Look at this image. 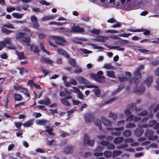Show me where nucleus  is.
Listing matches in <instances>:
<instances>
[{
	"label": "nucleus",
	"mask_w": 159,
	"mask_h": 159,
	"mask_svg": "<svg viewBox=\"0 0 159 159\" xmlns=\"http://www.w3.org/2000/svg\"><path fill=\"white\" fill-rule=\"evenodd\" d=\"M131 134V132L129 130L125 131L123 133V135L126 137L129 136Z\"/></svg>",
	"instance_id": "53"
},
{
	"label": "nucleus",
	"mask_w": 159,
	"mask_h": 159,
	"mask_svg": "<svg viewBox=\"0 0 159 159\" xmlns=\"http://www.w3.org/2000/svg\"><path fill=\"white\" fill-rule=\"evenodd\" d=\"M157 124V122L155 120H152L150 121L149 123L148 126L152 127L156 125Z\"/></svg>",
	"instance_id": "56"
},
{
	"label": "nucleus",
	"mask_w": 159,
	"mask_h": 159,
	"mask_svg": "<svg viewBox=\"0 0 159 159\" xmlns=\"http://www.w3.org/2000/svg\"><path fill=\"white\" fill-rule=\"evenodd\" d=\"M102 122L103 125L107 127H110L111 126V122L105 118H103Z\"/></svg>",
	"instance_id": "19"
},
{
	"label": "nucleus",
	"mask_w": 159,
	"mask_h": 159,
	"mask_svg": "<svg viewBox=\"0 0 159 159\" xmlns=\"http://www.w3.org/2000/svg\"><path fill=\"white\" fill-rule=\"evenodd\" d=\"M122 153L121 151L115 150L113 152L112 156L113 157H115L121 155Z\"/></svg>",
	"instance_id": "32"
},
{
	"label": "nucleus",
	"mask_w": 159,
	"mask_h": 159,
	"mask_svg": "<svg viewBox=\"0 0 159 159\" xmlns=\"http://www.w3.org/2000/svg\"><path fill=\"white\" fill-rule=\"evenodd\" d=\"M153 133L152 131L151 130H148L145 133L146 137H147L148 139L151 140H154L158 138L157 136H152Z\"/></svg>",
	"instance_id": "8"
},
{
	"label": "nucleus",
	"mask_w": 159,
	"mask_h": 159,
	"mask_svg": "<svg viewBox=\"0 0 159 159\" xmlns=\"http://www.w3.org/2000/svg\"><path fill=\"white\" fill-rule=\"evenodd\" d=\"M77 41H75V42H77V43L79 44H82V42L83 41H85L86 40V39L84 38H79L76 39Z\"/></svg>",
	"instance_id": "51"
},
{
	"label": "nucleus",
	"mask_w": 159,
	"mask_h": 159,
	"mask_svg": "<svg viewBox=\"0 0 159 159\" xmlns=\"http://www.w3.org/2000/svg\"><path fill=\"white\" fill-rule=\"evenodd\" d=\"M73 147L71 146H69L65 148L64 152L66 154H70L73 153Z\"/></svg>",
	"instance_id": "15"
},
{
	"label": "nucleus",
	"mask_w": 159,
	"mask_h": 159,
	"mask_svg": "<svg viewBox=\"0 0 159 159\" xmlns=\"http://www.w3.org/2000/svg\"><path fill=\"white\" fill-rule=\"evenodd\" d=\"M131 106L134 107V108L135 109V111L137 115L140 116H144L147 115L148 114V112L147 111L144 110L142 111L141 112H140L139 111L140 110V109L139 108H137L136 107V103H133L131 104Z\"/></svg>",
	"instance_id": "7"
},
{
	"label": "nucleus",
	"mask_w": 159,
	"mask_h": 159,
	"mask_svg": "<svg viewBox=\"0 0 159 159\" xmlns=\"http://www.w3.org/2000/svg\"><path fill=\"white\" fill-rule=\"evenodd\" d=\"M15 9V8L11 7H9L7 8V11L8 12H11L14 11Z\"/></svg>",
	"instance_id": "63"
},
{
	"label": "nucleus",
	"mask_w": 159,
	"mask_h": 159,
	"mask_svg": "<svg viewBox=\"0 0 159 159\" xmlns=\"http://www.w3.org/2000/svg\"><path fill=\"white\" fill-rule=\"evenodd\" d=\"M104 155L106 157L109 158L111 156L112 154L110 151H106L104 152Z\"/></svg>",
	"instance_id": "38"
},
{
	"label": "nucleus",
	"mask_w": 159,
	"mask_h": 159,
	"mask_svg": "<svg viewBox=\"0 0 159 159\" xmlns=\"http://www.w3.org/2000/svg\"><path fill=\"white\" fill-rule=\"evenodd\" d=\"M38 103L40 104H44L46 106L50 105L51 103L50 99L48 98H45L44 100H42L38 102Z\"/></svg>",
	"instance_id": "14"
},
{
	"label": "nucleus",
	"mask_w": 159,
	"mask_h": 159,
	"mask_svg": "<svg viewBox=\"0 0 159 159\" xmlns=\"http://www.w3.org/2000/svg\"><path fill=\"white\" fill-rule=\"evenodd\" d=\"M128 146V145L126 143H125L118 146L116 147V148L120 150L127 148Z\"/></svg>",
	"instance_id": "43"
},
{
	"label": "nucleus",
	"mask_w": 159,
	"mask_h": 159,
	"mask_svg": "<svg viewBox=\"0 0 159 159\" xmlns=\"http://www.w3.org/2000/svg\"><path fill=\"white\" fill-rule=\"evenodd\" d=\"M84 118L86 122L90 123L93 120L94 117L92 114L87 113L84 116Z\"/></svg>",
	"instance_id": "11"
},
{
	"label": "nucleus",
	"mask_w": 159,
	"mask_h": 159,
	"mask_svg": "<svg viewBox=\"0 0 159 159\" xmlns=\"http://www.w3.org/2000/svg\"><path fill=\"white\" fill-rule=\"evenodd\" d=\"M58 53L62 56H63L66 58H69V55L67 53L66 51L64 49H59L57 50Z\"/></svg>",
	"instance_id": "16"
},
{
	"label": "nucleus",
	"mask_w": 159,
	"mask_h": 159,
	"mask_svg": "<svg viewBox=\"0 0 159 159\" xmlns=\"http://www.w3.org/2000/svg\"><path fill=\"white\" fill-rule=\"evenodd\" d=\"M70 81L71 85L72 84L75 85H76L77 84V83L76 80L73 78L70 79Z\"/></svg>",
	"instance_id": "61"
},
{
	"label": "nucleus",
	"mask_w": 159,
	"mask_h": 159,
	"mask_svg": "<svg viewBox=\"0 0 159 159\" xmlns=\"http://www.w3.org/2000/svg\"><path fill=\"white\" fill-rule=\"evenodd\" d=\"M44 44L43 43H40L39 44L40 48L42 49V50L44 52H45L47 53L48 54H49L50 53L44 47Z\"/></svg>",
	"instance_id": "37"
},
{
	"label": "nucleus",
	"mask_w": 159,
	"mask_h": 159,
	"mask_svg": "<svg viewBox=\"0 0 159 159\" xmlns=\"http://www.w3.org/2000/svg\"><path fill=\"white\" fill-rule=\"evenodd\" d=\"M109 37L108 36H99L97 37L96 39H95V40L102 42H104L106 40L108 39Z\"/></svg>",
	"instance_id": "17"
},
{
	"label": "nucleus",
	"mask_w": 159,
	"mask_h": 159,
	"mask_svg": "<svg viewBox=\"0 0 159 159\" xmlns=\"http://www.w3.org/2000/svg\"><path fill=\"white\" fill-rule=\"evenodd\" d=\"M109 116L115 119L117 117V115L116 113H114L111 112H110L109 114Z\"/></svg>",
	"instance_id": "48"
},
{
	"label": "nucleus",
	"mask_w": 159,
	"mask_h": 159,
	"mask_svg": "<svg viewBox=\"0 0 159 159\" xmlns=\"http://www.w3.org/2000/svg\"><path fill=\"white\" fill-rule=\"evenodd\" d=\"M34 121V120L33 119H30L29 121H26L24 124H23V125L25 127H30L33 125Z\"/></svg>",
	"instance_id": "20"
},
{
	"label": "nucleus",
	"mask_w": 159,
	"mask_h": 159,
	"mask_svg": "<svg viewBox=\"0 0 159 159\" xmlns=\"http://www.w3.org/2000/svg\"><path fill=\"white\" fill-rule=\"evenodd\" d=\"M46 120H38L36 121V124L39 125H44L48 122Z\"/></svg>",
	"instance_id": "24"
},
{
	"label": "nucleus",
	"mask_w": 159,
	"mask_h": 159,
	"mask_svg": "<svg viewBox=\"0 0 159 159\" xmlns=\"http://www.w3.org/2000/svg\"><path fill=\"white\" fill-rule=\"evenodd\" d=\"M103 67L107 70L114 69V67L111 63H106L104 65Z\"/></svg>",
	"instance_id": "28"
},
{
	"label": "nucleus",
	"mask_w": 159,
	"mask_h": 159,
	"mask_svg": "<svg viewBox=\"0 0 159 159\" xmlns=\"http://www.w3.org/2000/svg\"><path fill=\"white\" fill-rule=\"evenodd\" d=\"M123 139V138L122 137H117L114 139L113 142L115 144H118L121 143Z\"/></svg>",
	"instance_id": "21"
},
{
	"label": "nucleus",
	"mask_w": 159,
	"mask_h": 159,
	"mask_svg": "<svg viewBox=\"0 0 159 159\" xmlns=\"http://www.w3.org/2000/svg\"><path fill=\"white\" fill-rule=\"evenodd\" d=\"M2 42H4L6 43V45L7 44H11V38H6L4 39V41Z\"/></svg>",
	"instance_id": "46"
},
{
	"label": "nucleus",
	"mask_w": 159,
	"mask_h": 159,
	"mask_svg": "<svg viewBox=\"0 0 159 159\" xmlns=\"http://www.w3.org/2000/svg\"><path fill=\"white\" fill-rule=\"evenodd\" d=\"M3 26L6 28H8L10 29H14L15 27L13 26V25L10 23H8L4 25Z\"/></svg>",
	"instance_id": "45"
},
{
	"label": "nucleus",
	"mask_w": 159,
	"mask_h": 159,
	"mask_svg": "<svg viewBox=\"0 0 159 159\" xmlns=\"http://www.w3.org/2000/svg\"><path fill=\"white\" fill-rule=\"evenodd\" d=\"M152 81V78L151 77H148L142 83L141 86L138 89H135L133 90V92H136L139 94H141L144 92L145 90V88L143 85H146L147 86L149 87L151 85Z\"/></svg>",
	"instance_id": "1"
},
{
	"label": "nucleus",
	"mask_w": 159,
	"mask_h": 159,
	"mask_svg": "<svg viewBox=\"0 0 159 159\" xmlns=\"http://www.w3.org/2000/svg\"><path fill=\"white\" fill-rule=\"evenodd\" d=\"M84 29L78 26H73L71 27V32H83Z\"/></svg>",
	"instance_id": "13"
},
{
	"label": "nucleus",
	"mask_w": 159,
	"mask_h": 159,
	"mask_svg": "<svg viewBox=\"0 0 159 159\" xmlns=\"http://www.w3.org/2000/svg\"><path fill=\"white\" fill-rule=\"evenodd\" d=\"M143 67V65H141L136 70L134 74V79L130 80V84H136L138 83V79L141 77V75L140 72V70L142 69Z\"/></svg>",
	"instance_id": "2"
},
{
	"label": "nucleus",
	"mask_w": 159,
	"mask_h": 159,
	"mask_svg": "<svg viewBox=\"0 0 159 159\" xmlns=\"http://www.w3.org/2000/svg\"><path fill=\"white\" fill-rule=\"evenodd\" d=\"M77 81L80 84H89V81L85 78L82 77H79L77 78Z\"/></svg>",
	"instance_id": "18"
},
{
	"label": "nucleus",
	"mask_w": 159,
	"mask_h": 159,
	"mask_svg": "<svg viewBox=\"0 0 159 159\" xmlns=\"http://www.w3.org/2000/svg\"><path fill=\"white\" fill-rule=\"evenodd\" d=\"M23 98L22 96L18 93H14V99L16 101H20L22 100Z\"/></svg>",
	"instance_id": "31"
},
{
	"label": "nucleus",
	"mask_w": 159,
	"mask_h": 159,
	"mask_svg": "<svg viewBox=\"0 0 159 159\" xmlns=\"http://www.w3.org/2000/svg\"><path fill=\"white\" fill-rule=\"evenodd\" d=\"M132 103H133L130 104L129 109H127L125 110V112L126 114L128 115L131 112L129 110V109H131L133 111H134V110H135V109L134 108V107L131 106V104Z\"/></svg>",
	"instance_id": "36"
},
{
	"label": "nucleus",
	"mask_w": 159,
	"mask_h": 159,
	"mask_svg": "<svg viewBox=\"0 0 159 159\" xmlns=\"http://www.w3.org/2000/svg\"><path fill=\"white\" fill-rule=\"evenodd\" d=\"M119 81L122 82H125L128 80V78L126 77H118Z\"/></svg>",
	"instance_id": "54"
},
{
	"label": "nucleus",
	"mask_w": 159,
	"mask_h": 159,
	"mask_svg": "<svg viewBox=\"0 0 159 159\" xmlns=\"http://www.w3.org/2000/svg\"><path fill=\"white\" fill-rule=\"evenodd\" d=\"M68 61L69 64L73 67H75L77 66V64L75 59L70 58L69 60Z\"/></svg>",
	"instance_id": "29"
},
{
	"label": "nucleus",
	"mask_w": 159,
	"mask_h": 159,
	"mask_svg": "<svg viewBox=\"0 0 159 159\" xmlns=\"http://www.w3.org/2000/svg\"><path fill=\"white\" fill-rule=\"evenodd\" d=\"M107 22L110 23H115L117 21L114 18H111L107 20Z\"/></svg>",
	"instance_id": "60"
},
{
	"label": "nucleus",
	"mask_w": 159,
	"mask_h": 159,
	"mask_svg": "<svg viewBox=\"0 0 159 159\" xmlns=\"http://www.w3.org/2000/svg\"><path fill=\"white\" fill-rule=\"evenodd\" d=\"M124 129V127H121L118 128H116L115 129L108 128L107 129L112 130V132L111 133V134L115 135L116 136H119L120 135V132H114V130L119 131L123 130Z\"/></svg>",
	"instance_id": "10"
},
{
	"label": "nucleus",
	"mask_w": 159,
	"mask_h": 159,
	"mask_svg": "<svg viewBox=\"0 0 159 159\" xmlns=\"http://www.w3.org/2000/svg\"><path fill=\"white\" fill-rule=\"evenodd\" d=\"M135 125L134 123H130L128 124L126 126L127 128H134L135 127Z\"/></svg>",
	"instance_id": "55"
},
{
	"label": "nucleus",
	"mask_w": 159,
	"mask_h": 159,
	"mask_svg": "<svg viewBox=\"0 0 159 159\" xmlns=\"http://www.w3.org/2000/svg\"><path fill=\"white\" fill-rule=\"evenodd\" d=\"M105 33H110L111 34L118 33V32L115 30H107L105 31Z\"/></svg>",
	"instance_id": "50"
},
{
	"label": "nucleus",
	"mask_w": 159,
	"mask_h": 159,
	"mask_svg": "<svg viewBox=\"0 0 159 159\" xmlns=\"http://www.w3.org/2000/svg\"><path fill=\"white\" fill-rule=\"evenodd\" d=\"M54 18L55 16H54L49 15L43 17L42 19V20H43V21H45L46 20H48L53 19Z\"/></svg>",
	"instance_id": "34"
},
{
	"label": "nucleus",
	"mask_w": 159,
	"mask_h": 159,
	"mask_svg": "<svg viewBox=\"0 0 159 159\" xmlns=\"http://www.w3.org/2000/svg\"><path fill=\"white\" fill-rule=\"evenodd\" d=\"M124 87H120L118 88V89L116 90H115L113 93V94H115L116 93H117L119 92L121 90V89L123 88Z\"/></svg>",
	"instance_id": "59"
},
{
	"label": "nucleus",
	"mask_w": 159,
	"mask_h": 159,
	"mask_svg": "<svg viewBox=\"0 0 159 159\" xmlns=\"http://www.w3.org/2000/svg\"><path fill=\"white\" fill-rule=\"evenodd\" d=\"M22 42L26 45H29V43L30 41V39L29 37H26L22 39Z\"/></svg>",
	"instance_id": "30"
},
{
	"label": "nucleus",
	"mask_w": 159,
	"mask_h": 159,
	"mask_svg": "<svg viewBox=\"0 0 159 159\" xmlns=\"http://www.w3.org/2000/svg\"><path fill=\"white\" fill-rule=\"evenodd\" d=\"M12 15L18 19H21L23 16V14L18 13H14L12 14Z\"/></svg>",
	"instance_id": "39"
},
{
	"label": "nucleus",
	"mask_w": 159,
	"mask_h": 159,
	"mask_svg": "<svg viewBox=\"0 0 159 159\" xmlns=\"http://www.w3.org/2000/svg\"><path fill=\"white\" fill-rule=\"evenodd\" d=\"M55 141L53 140H48L47 142V144L48 146L52 145L54 144Z\"/></svg>",
	"instance_id": "64"
},
{
	"label": "nucleus",
	"mask_w": 159,
	"mask_h": 159,
	"mask_svg": "<svg viewBox=\"0 0 159 159\" xmlns=\"http://www.w3.org/2000/svg\"><path fill=\"white\" fill-rule=\"evenodd\" d=\"M94 143L93 140L89 139V136L86 134L84 135V146L88 145L90 146H93Z\"/></svg>",
	"instance_id": "4"
},
{
	"label": "nucleus",
	"mask_w": 159,
	"mask_h": 159,
	"mask_svg": "<svg viewBox=\"0 0 159 159\" xmlns=\"http://www.w3.org/2000/svg\"><path fill=\"white\" fill-rule=\"evenodd\" d=\"M59 32H62L63 33L66 35H69V31L68 29H65L64 28H61L59 29Z\"/></svg>",
	"instance_id": "27"
},
{
	"label": "nucleus",
	"mask_w": 159,
	"mask_h": 159,
	"mask_svg": "<svg viewBox=\"0 0 159 159\" xmlns=\"http://www.w3.org/2000/svg\"><path fill=\"white\" fill-rule=\"evenodd\" d=\"M94 124L95 125L98 127V128L100 130L101 129V122L100 120H97L94 121Z\"/></svg>",
	"instance_id": "44"
},
{
	"label": "nucleus",
	"mask_w": 159,
	"mask_h": 159,
	"mask_svg": "<svg viewBox=\"0 0 159 159\" xmlns=\"http://www.w3.org/2000/svg\"><path fill=\"white\" fill-rule=\"evenodd\" d=\"M138 127L139 128H147L148 127V124H145V123L143 122L142 120L139 123L138 125Z\"/></svg>",
	"instance_id": "33"
},
{
	"label": "nucleus",
	"mask_w": 159,
	"mask_h": 159,
	"mask_svg": "<svg viewBox=\"0 0 159 159\" xmlns=\"http://www.w3.org/2000/svg\"><path fill=\"white\" fill-rule=\"evenodd\" d=\"M86 87L88 88H93V91L94 93L96 96L99 97L101 96V91L98 88V86L94 85H89L85 86Z\"/></svg>",
	"instance_id": "6"
},
{
	"label": "nucleus",
	"mask_w": 159,
	"mask_h": 159,
	"mask_svg": "<svg viewBox=\"0 0 159 159\" xmlns=\"http://www.w3.org/2000/svg\"><path fill=\"white\" fill-rule=\"evenodd\" d=\"M73 89H70V90L71 92H74L76 93H77L79 92H80V90L79 89V88H78L77 87H73Z\"/></svg>",
	"instance_id": "49"
},
{
	"label": "nucleus",
	"mask_w": 159,
	"mask_h": 159,
	"mask_svg": "<svg viewBox=\"0 0 159 159\" xmlns=\"http://www.w3.org/2000/svg\"><path fill=\"white\" fill-rule=\"evenodd\" d=\"M91 45L92 46L93 48L94 49L101 50L104 49V48L103 47H102L98 46L97 45L92 44Z\"/></svg>",
	"instance_id": "52"
},
{
	"label": "nucleus",
	"mask_w": 159,
	"mask_h": 159,
	"mask_svg": "<svg viewBox=\"0 0 159 159\" xmlns=\"http://www.w3.org/2000/svg\"><path fill=\"white\" fill-rule=\"evenodd\" d=\"M41 60L44 63L52 64L53 62L52 61L48 58L42 57L41 58Z\"/></svg>",
	"instance_id": "23"
},
{
	"label": "nucleus",
	"mask_w": 159,
	"mask_h": 159,
	"mask_svg": "<svg viewBox=\"0 0 159 159\" xmlns=\"http://www.w3.org/2000/svg\"><path fill=\"white\" fill-rule=\"evenodd\" d=\"M143 129H136L135 131V134L137 136L141 135L143 132Z\"/></svg>",
	"instance_id": "42"
},
{
	"label": "nucleus",
	"mask_w": 159,
	"mask_h": 159,
	"mask_svg": "<svg viewBox=\"0 0 159 159\" xmlns=\"http://www.w3.org/2000/svg\"><path fill=\"white\" fill-rule=\"evenodd\" d=\"M52 128H50L48 129H47L45 130V131L48 133L50 135H54V133L52 132Z\"/></svg>",
	"instance_id": "57"
},
{
	"label": "nucleus",
	"mask_w": 159,
	"mask_h": 159,
	"mask_svg": "<svg viewBox=\"0 0 159 159\" xmlns=\"http://www.w3.org/2000/svg\"><path fill=\"white\" fill-rule=\"evenodd\" d=\"M20 92L24 93L25 94L28 96L29 97L30 94L28 92V91L27 89L25 88L21 89Z\"/></svg>",
	"instance_id": "40"
},
{
	"label": "nucleus",
	"mask_w": 159,
	"mask_h": 159,
	"mask_svg": "<svg viewBox=\"0 0 159 159\" xmlns=\"http://www.w3.org/2000/svg\"><path fill=\"white\" fill-rule=\"evenodd\" d=\"M51 37L54 40L55 43L58 45L64 46L67 43L66 40L62 36H52Z\"/></svg>",
	"instance_id": "3"
},
{
	"label": "nucleus",
	"mask_w": 159,
	"mask_h": 159,
	"mask_svg": "<svg viewBox=\"0 0 159 159\" xmlns=\"http://www.w3.org/2000/svg\"><path fill=\"white\" fill-rule=\"evenodd\" d=\"M31 19L32 23L37 22L38 20L37 17L34 15L31 16Z\"/></svg>",
	"instance_id": "62"
},
{
	"label": "nucleus",
	"mask_w": 159,
	"mask_h": 159,
	"mask_svg": "<svg viewBox=\"0 0 159 159\" xmlns=\"http://www.w3.org/2000/svg\"><path fill=\"white\" fill-rule=\"evenodd\" d=\"M107 75L109 77L116 78V77L115 75V73L113 71H106Z\"/></svg>",
	"instance_id": "22"
},
{
	"label": "nucleus",
	"mask_w": 159,
	"mask_h": 159,
	"mask_svg": "<svg viewBox=\"0 0 159 159\" xmlns=\"http://www.w3.org/2000/svg\"><path fill=\"white\" fill-rule=\"evenodd\" d=\"M1 31L2 33H5L7 34H8L13 32L12 31L8 30L3 26L1 27Z\"/></svg>",
	"instance_id": "25"
},
{
	"label": "nucleus",
	"mask_w": 159,
	"mask_h": 159,
	"mask_svg": "<svg viewBox=\"0 0 159 159\" xmlns=\"http://www.w3.org/2000/svg\"><path fill=\"white\" fill-rule=\"evenodd\" d=\"M90 77L97 81L99 82L102 83L104 81V78L102 76H98L97 75L92 74L90 75Z\"/></svg>",
	"instance_id": "9"
},
{
	"label": "nucleus",
	"mask_w": 159,
	"mask_h": 159,
	"mask_svg": "<svg viewBox=\"0 0 159 159\" xmlns=\"http://www.w3.org/2000/svg\"><path fill=\"white\" fill-rule=\"evenodd\" d=\"M24 32H20L17 33L16 34V39H19L23 37L27 33L29 32L31 36L32 35L33 33L30 32V30L27 28L24 27L23 29Z\"/></svg>",
	"instance_id": "5"
},
{
	"label": "nucleus",
	"mask_w": 159,
	"mask_h": 159,
	"mask_svg": "<svg viewBox=\"0 0 159 159\" xmlns=\"http://www.w3.org/2000/svg\"><path fill=\"white\" fill-rule=\"evenodd\" d=\"M17 54L19 57V59H26V57L24 56L23 52H17Z\"/></svg>",
	"instance_id": "41"
},
{
	"label": "nucleus",
	"mask_w": 159,
	"mask_h": 159,
	"mask_svg": "<svg viewBox=\"0 0 159 159\" xmlns=\"http://www.w3.org/2000/svg\"><path fill=\"white\" fill-rule=\"evenodd\" d=\"M42 71L43 73L44 74V77L46 76L48 73H50V70L47 69H42Z\"/></svg>",
	"instance_id": "58"
},
{
	"label": "nucleus",
	"mask_w": 159,
	"mask_h": 159,
	"mask_svg": "<svg viewBox=\"0 0 159 159\" xmlns=\"http://www.w3.org/2000/svg\"><path fill=\"white\" fill-rule=\"evenodd\" d=\"M76 67L77 68L74 70V72L76 74H80L82 73L83 71L82 68L79 66H77Z\"/></svg>",
	"instance_id": "26"
},
{
	"label": "nucleus",
	"mask_w": 159,
	"mask_h": 159,
	"mask_svg": "<svg viewBox=\"0 0 159 159\" xmlns=\"http://www.w3.org/2000/svg\"><path fill=\"white\" fill-rule=\"evenodd\" d=\"M117 99V98L115 97H113L108 100L106 101H103L102 102L100 105V106H104L106 105L109 104H111L112 103L115 101Z\"/></svg>",
	"instance_id": "12"
},
{
	"label": "nucleus",
	"mask_w": 159,
	"mask_h": 159,
	"mask_svg": "<svg viewBox=\"0 0 159 159\" xmlns=\"http://www.w3.org/2000/svg\"><path fill=\"white\" fill-rule=\"evenodd\" d=\"M122 24L119 22L117 21V22L115 23V24L112 25L111 27L113 28H116L117 27H119L121 26Z\"/></svg>",
	"instance_id": "47"
},
{
	"label": "nucleus",
	"mask_w": 159,
	"mask_h": 159,
	"mask_svg": "<svg viewBox=\"0 0 159 159\" xmlns=\"http://www.w3.org/2000/svg\"><path fill=\"white\" fill-rule=\"evenodd\" d=\"M61 101L62 104L66 106H69L70 105V103L65 98L61 99Z\"/></svg>",
	"instance_id": "35"
}]
</instances>
